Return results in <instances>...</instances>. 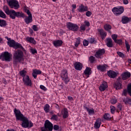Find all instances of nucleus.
<instances>
[{
  "label": "nucleus",
  "instance_id": "nucleus-1",
  "mask_svg": "<svg viewBox=\"0 0 131 131\" xmlns=\"http://www.w3.org/2000/svg\"><path fill=\"white\" fill-rule=\"evenodd\" d=\"M14 114H15L16 120H20V121H22L21 126L24 127V128H27V127H32V126H33V123H32L31 121L29 122L28 118L24 116V115L21 113V111H20V110L15 108Z\"/></svg>",
  "mask_w": 131,
  "mask_h": 131
},
{
  "label": "nucleus",
  "instance_id": "nucleus-2",
  "mask_svg": "<svg viewBox=\"0 0 131 131\" xmlns=\"http://www.w3.org/2000/svg\"><path fill=\"white\" fill-rule=\"evenodd\" d=\"M24 57V53L20 50H17L15 51L13 54V64H17L18 62H21L23 60Z\"/></svg>",
  "mask_w": 131,
  "mask_h": 131
},
{
  "label": "nucleus",
  "instance_id": "nucleus-3",
  "mask_svg": "<svg viewBox=\"0 0 131 131\" xmlns=\"http://www.w3.org/2000/svg\"><path fill=\"white\" fill-rule=\"evenodd\" d=\"M7 43L10 48H13V49H20V50H22L24 52H25V49L23 48V46L22 45L18 42H16L14 40H11L10 41H8Z\"/></svg>",
  "mask_w": 131,
  "mask_h": 131
},
{
  "label": "nucleus",
  "instance_id": "nucleus-4",
  "mask_svg": "<svg viewBox=\"0 0 131 131\" xmlns=\"http://www.w3.org/2000/svg\"><path fill=\"white\" fill-rule=\"evenodd\" d=\"M7 2L11 9H15V10H17V9L20 8L19 2H18L17 0H7Z\"/></svg>",
  "mask_w": 131,
  "mask_h": 131
},
{
  "label": "nucleus",
  "instance_id": "nucleus-5",
  "mask_svg": "<svg viewBox=\"0 0 131 131\" xmlns=\"http://www.w3.org/2000/svg\"><path fill=\"white\" fill-rule=\"evenodd\" d=\"M11 57H12V54H10L8 52H5L0 55V59L2 60V61L10 62V61H11Z\"/></svg>",
  "mask_w": 131,
  "mask_h": 131
},
{
  "label": "nucleus",
  "instance_id": "nucleus-6",
  "mask_svg": "<svg viewBox=\"0 0 131 131\" xmlns=\"http://www.w3.org/2000/svg\"><path fill=\"white\" fill-rule=\"evenodd\" d=\"M60 75L62 80L64 82V83H66V84H67L68 82H69V81H70L69 78H68V72L67 71V70H62Z\"/></svg>",
  "mask_w": 131,
  "mask_h": 131
},
{
  "label": "nucleus",
  "instance_id": "nucleus-7",
  "mask_svg": "<svg viewBox=\"0 0 131 131\" xmlns=\"http://www.w3.org/2000/svg\"><path fill=\"white\" fill-rule=\"evenodd\" d=\"M67 27L68 29L72 30V31H78L79 28L77 25L72 23H67Z\"/></svg>",
  "mask_w": 131,
  "mask_h": 131
},
{
  "label": "nucleus",
  "instance_id": "nucleus-8",
  "mask_svg": "<svg viewBox=\"0 0 131 131\" xmlns=\"http://www.w3.org/2000/svg\"><path fill=\"white\" fill-rule=\"evenodd\" d=\"M112 12L115 15H121L124 12V8L122 6H120L119 8L114 7L112 9Z\"/></svg>",
  "mask_w": 131,
  "mask_h": 131
},
{
  "label": "nucleus",
  "instance_id": "nucleus-9",
  "mask_svg": "<svg viewBox=\"0 0 131 131\" xmlns=\"http://www.w3.org/2000/svg\"><path fill=\"white\" fill-rule=\"evenodd\" d=\"M23 82L25 85H27V86H31L32 85V82L30 78H29V76H26L23 78Z\"/></svg>",
  "mask_w": 131,
  "mask_h": 131
},
{
  "label": "nucleus",
  "instance_id": "nucleus-10",
  "mask_svg": "<svg viewBox=\"0 0 131 131\" xmlns=\"http://www.w3.org/2000/svg\"><path fill=\"white\" fill-rule=\"evenodd\" d=\"M27 14L29 16L25 19V21L26 24H29V23L32 22V14H31V13L29 10L27 11Z\"/></svg>",
  "mask_w": 131,
  "mask_h": 131
},
{
  "label": "nucleus",
  "instance_id": "nucleus-11",
  "mask_svg": "<svg viewBox=\"0 0 131 131\" xmlns=\"http://www.w3.org/2000/svg\"><path fill=\"white\" fill-rule=\"evenodd\" d=\"M45 128L49 129L50 131L53 130V124L49 121V120H47L45 123Z\"/></svg>",
  "mask_w": 131,
  "mask_h": 131
},
{
  "label": "nucleus",
  "instance_id": "nucleus-12",
  "mask_svg": "<svg viewBox=\"0 0 131 131\" xmlns=\"http://www.w3.org/2000/svg\"><path fill=\"white\" fill-rule=\"evenodd\" d=\"M120 80H121V78L119 77L117 79V81L115 83L114 88L116 89V90H121V89H122V84H121Z\"/></svg>",
  "mask_w": 131,
  "mask_h": 131
},
{
  "label": "nucleus",
  "instance_id": "nucleus-13",
  "mask_svg": "<svg viewBox=\"0 0 131 131\" xmlns=\"http://www.w3.org/2000/svg\"><path fill=\"white\" fill-rule=\"evenodd\" d=\"M105 54V49H99L97 50L95 56L96 58H101V56Z\"/></svg>",
  "mask_w": 131,
  "mask_h": 131
},
{
  "label": "nucleus",
  "instance_id": "nucleus-14",
  "mask_svg": "<svg viewBox=\"0 0 131 131\" xmlns=\"http://www.w3.org/2000/svg\"><path fill=\"white\" fill-rule=\"evenodd\" d=\"M97 68L98 70H99L101 72H104V71H106V69H107V65H106V64H103V65L99 64L98 66H97Z\"/></svg>",
  "mask_w": 131,
  "mask_h": 131
},
{
  "label": "nucleus",
  "instance_id": "nucleus-15",
  "mask_svg": "<svg viewBox=\"0 0 131 131\" xmlns=\"http://www.w3.org/2000/svg\"><path fill=\"white\" fill-rule=\"evenodd\" d=\"M108 88V85H107V82L104 81L102 82V84L99 86V90L101 92H104L106 89Z\"/></svg>",
  "mask_w": 131,
  "mask_h": 131
},
{
  "label": "nucleus",
  "instance_id": "nucleus-16",
  "mask_svg": "<svg viewBox=\"0 0 131 131\" xmlns=\"http://www.w3.org/2000/svg\"><path fill=\"white\" fill-rule=\"evenodd\" d=\"M101 124H102V120L100 118H98L94 124L95 128H100Z\"/></svg>",
  "mask_w": 131,
  "mask_h": 131
},
{
  "label": "nucleus",
  "instance_id": "nucleus-17",
  "mask_svg": "<svg viewBox=\"0 0 131 131\" xmlns=\"http://www.w3.org/2000/svg\"><path fill=\"white\" fill-rule=\"evenodd\" d=\"M26 40L28 42H30V43H32L33 45H36V41H35L34 38L33 37H26Z\"/></svg>",
  "mask_w": 131,
  "mask_h": 131
},
{
  "label": "nucleus",
  "instance_id": "nucleus-18",
  "mask_svg": "<svg viewBox=\"0 0 131 131\" xmlns=\"http://www.w3.org/2000/svg\"><path fill=\"white\" fill-rule=\"evenodd\" d=\"M7 15H9L11 19H16V11L14 10H10V12Z\"/></svg>",
  "mask_w": 131,
  "mask_h": 131
},
{
  "label": "nucleus",
  "instance_id": "nucleus-19",
  "mask_svg": "<svg viewBox=\"0 0 131 131\" xmlns=\"http://www.w3.org/2000/svg\"><path fill=\"white\" fill-rule=\"evenodd\" d=\"M74 67L76 70H81L82 69V64L79 62H76L74 64Z\"/></svg>",
  "mask_w": 131,
  "mask_h": 131
},
{
  "label": "nucleus",
  "instance_id": "nucleus-20",
  "mask_svg": "<svg viewBox=\"0 0 131 131\" xmlns=\"http://www.w3.org/2000/svg\"><path fill=\"white\" fill-rule=\"evenodd\" d=\"M130 77V73L129 72H125L122 74V78L123 80H125L128 78Z\"/></svg>",
  "mask_w": 131,
  "mask_h": 131
},
{
  "label": "nucleus",
  "instance_id": "nucleus-21",
  "mask_svg": "<svg viewBox=\"0 0 131 131\" xmlns=\"http://www.w3.org/2000/svg\"><path fill=\"white\" fill-rule=\"evenodd\" d=\"M113 41L111 38H108L106 39V46L108 48H113Z\"/></svg>",
  "mask_w": 131,
  "mask_h": 131
},
{
  "label": "nucleus",
  "instance_id": "nucleus-22",
  "mask_svg": "<svg viewBox=\"0 0 131 131\" xmlns=\"http://www.w3.org/2000/svg\"><path fill=\"white\" fill-rule=\"evenodd\" d=\"M107 75L108 76H109L110 77H111L112 78H115L117 74H116V72L113 71H109L107 72Z\"/></svg>",
  "mask_w": 131,
  "mask_h": 131
},
{
  "label": "nucleus",
  "instance_id": "nucleus-23",
  "mask_svg": "<svg viewBox=\"0 0 131 131\" xmlns=\"http://www.w3.org/2000/svg\"><path fill=\"white\" fill-rule=\"evenodd\" d=\"M63 43L62 40H56L53 41L54 47H61Z\"/></svg>",
  "mask_w": 131,
  "mask_h": 131
},
{
  "label": "nucleus",
  "instance_id": "nucleus-24",
  "mask_svg": "<svg viewBox=\"0 0 131 131\" xmlns=\"http://www.w3.org/2000/svg\"><path fill=\"white\" fill-rule=\"evenodd\" d=\"M79 12H86L88 11V7L83 6V5L81 4L79 7L78 9Z\"/></svg>",
  "mask_w": 131,
  "mask_h": 131
},
{
  "label": "nucleus",
  "instance_id": "nucleus-25",
  "mask_svg": "<svg viewBox=\"0 0 131 131\" xmlns=\"http://www.w3.org/2000/svg\"><path fill=\"white\" fill-rule=\"evenodd\" d=\"M98 31L99 32L100 35H101L102 39H105V37L107 36V33L104 32V30L102 29H98Z\"/></svg>",
  "mask_w": 131,
  "mask_h": 131
},
{
  "label": "nucleus",
  "instance_id": "nucleus-26",
  "mask_svg": "<svg viewBox=\"0 0 131 131\" xmlns=\"http://www.w3.org/2000/svg\"><path fill=\"white\" fill-rule=\"evenodd\" d=\"M85 109H86V112H88L90 115H94L95 114V110L94 108H90L87 106H84Z\"/></svg>",
  "mask_w": 131,
  "mask_h": 131
},
{
  "label": "nucleus",
  "instance_id": "nucleus-27",
  "mask_svg": "<svg viewBox=\"0 0 131 131\" xmlns=\"http://www.w3.org/2000/svg\"><path fill=\"white\" fill-rule=\"evenodd\" d=\"M123 102H124V104L126 105H131V98L124 97L123 98Z\"/></svg>",
  "mask_w": 131,
  "mask_h": 131
},
{
  "label": "nucleus",
  "instance_id": "nucleus-28",
  "mask_svg": "<svg viewBox=\"0 0 131 131\" xmlns=\"http://www.w3.org/2000/svg\"><path fill=\"white\" fill-rule=\"evenodd\" d=\"M131 20L130 18H128L126 16H123L122 17V23L123 24H126V23H128Z\"/></svg>",
  "mask_w": 131,
  "mask_h": 131
},
{
  "label": "nucleus",
  "instance_id": "nucleus-29",
  "mask_svg": "<svg viewBox=\"0 0 131 131\" xmlns=\"http://www.w3.org/2000/svg\"><path fill=\"white\" fill-rule=\"evenodd\" d=\"M84 73L85 75H88V77H89V75H91V74H92L91 68L86 67L85 71H84Z\"/></svg>",
  "mask_w": 131,
  "mask_h": 131
},
{
  "label": "nucleus",
  "instance_id": "nucleus-30",
  "mask_svg": "<svg viewBox=\"0 0 131 131\" xmlns=\"http://www.w3.org/2000/svg\"><path fill=\"white\" fill-rule=\"evenodd\" d=\"M15 17H17V18H19V17L24 18V17H25V15H24V13L22 12H15Z\"/></svg>",
  "mask_w": 131,
  "mask_h": 131
},
{
  "label": "nucleus",
  "instance_id": "nucleus-31",
  "mask_svg": "<svg viewBox=\"0 0 131 131\" xmlns=\"http://www.w3.org/2000/svg\"><path fill=\"white\" fill-rule=\"evenodd\" d=\"M112 27L109 24H106L104 26V29L105 30H106L107 31H108L110 33H111V31H110L111 29H112Z\"/></svg>",
  "mask_w": 131,
  "mask_h": 131
},
{
  "label": "nucleus",
  "instance_id": "nucleus-32",
  "mask_svg": "<svg viewBox=\"0 0 131 131\" xmlns=\"http://www.w3.org/2000/svg\"><path fill=\"white\" fill-rule=\"evenodd\" d=\"M43 109L46 113H49L50 112V105L48 104H46L44 106Z\"/></svg>",
  "mask_w": 131,
  "mask_h": 131
},
{
  "label": "nucleus",
  "instance_id": "nucleus-33",
  "mask_svg": "<svg viewBox=\"0 0 131 131\" xmlns=\"http://www.w3.org/2000/svg\"><path fill=\"white\" fill-rule=\"evenodd\" d=\"M3 11H4V12H5L6 14H7V15H8L9 14V13L11 11V10H10V9H9V7L7 6H4L3 7Z\"/></svg>",
  "mask_w": 131,
  "mask_h": 131
},
{
  "label": "nucleus",
  "instance_id": "nucleus-34",
  "mask_svg": "<svg viewBox=\"0 0 131 131\" xmlns=\"http://www.w3.org/2000/svg\"><path fill=\"white\" fill-rule=\"evenodd\" d=\"M0 26L1 27H5L7 26V21L5 20L0 19Z\"/></svg>",
  "mask_w": 131,
  "mask_h": 131
},
{
  "label": "nucleus",
  "instance_id": "nucleus-35",
  "mask_svg": "<svg viewBox=\"0 0 131 131\" xmlns=\"http://www.w3.org/2000/svg\"><path fill=\"white\" fill-rule=\"evenodd\" d=\"M63 117V118H67L68 117V111L67 108H64Z\"/></svg>",
  "mask_w": 131,
  "mask_h": 131
},
{
  "label": "nucleus",
  "instance_id": "nucleus-36",
  "mask_svg": "<svg viewBox=\"0 0 131 131\" xmlns=\"http://www.w3.org/2000/svg\"><path fill=\"white\" fill-rule=\"evenodd\" d=\"M104 119H106V120H111V117H110V114H105L104 115Z\"/></svg>",
  "mask_w": 131,
  "mask_h": 131
},
{
  "label": "nucleus",
  "instance_id": "nucleus-37",
  "mask_svg": "<svg viewBox=\"0 0 131 131\" xmlns=\"http://www.w3.org/2000/svg\"><path fill=\"white\" fill-rule=\"evenodd\" d=\"M0 17L1 18H3L4 19L7 17V15H6V14H5V13L2 11V10H0Z\"/></svg>",
  "mask_w": 131,
  "mask_h": 131
},
{
  "label": "nucleus",
  "instance_id": "nucleus-38",
  "mask_svg": "<svg viewBox=\"0 0 131 131\" xmlns=\"http://www.w3.org/2000/svg\"><path fill=\"white\" fill-rule=\"evenodd\" d=\"M26 73H27V72L25 70H23V71H21L20 72H19V74L21 76H22V77H23V78H24V77H25V76H26Z\"/></svg>",
  "mask_w": 131,
  "mask_h": 131
},
{
  "label": "nucleus",
  "instance_id": "nucleus-39",
  "mask_svg": "<svg viewBox=\"0 0 131 131\" xmlns=\"http://www.w3.org/2000/svg\"><path fill=\"white\" fill-rule=\"evenodd\" d=\"M125 43L127 49V52H129V50H130V46L126 40H125Z\"/></svg>",
  "mask_w": 131,
  "mask_h": 131
},
{
  "label": "nucleus",
  "instance_id": "nucleus-40",
  "mask_svg": "<svg viewBox=\"0 0 131 131\" xmlns=\"http://www.w3.org/2000/svg\"><path fill=\"white\" fill-rule=\"evenodd\" d=\"M127 93H128L129 96H130V97H131V83L128 84Z\"/></svg>",
  "mask_w": 131,
  "mask_h": 131
},
{
  "label": "nucleus",
  "instance_id": "nucleus-41",
  "mask_svg": "<svg viewBox=\"0 0 131 131\" xmlns=\"http://www.w3.org/2000/svg\"><path fill=\"white\" fill-rule=\"evenodd\" d=\"M80 43V38H78L76 40L75 46L76 48L79 46V44Z\"/></svg>",
  "mask_w": 131,
  "mask_h": 131
},
{
  "label": "nucleus",
  "instance_id": "nucleus-42",
  "mask_svg": "<svg viewBox=\"0 0 131 131\" xmlns=\"http://www.w3.org/2000/svg\"><path fill=\"white\" fill-rule=\"evenodd\" d=\"M117 37H118V35H117V34H114L112 35V38L114 41L117 40Z\"/></svg>",
  "mask_w": 131,
  "mask_h": 131
},
{
  "label": "nucleus",
  "instance_id": "nucleus-43",
  "mask_svg": "<svg viewBox=\"0 0 131 131\" xmlns=\"http://www.w3.org/2000/svg\"><path fill=\"white\" fill-rule=\"evenodd\" d=\"M115 42L116 43H118V45H119V46H121L122 45V39H117V40H116Z\"/></svg>",
  "mask_w": 131,
  "mask_h": 131
},
{
  "label": "nucleus",
  "instance_id": "nucleus-44",
  "mask_svg": "<svg viewBox=\"0 0 131 131\" xmlns=\"http://www.w3.org/2000/svg\"><path fill=\"white\" fill-rule=\"evenodd\" d=\"M117 54L118 55V56H119V57H121V58H125V55H124V54L123 53H122L121 52H117Z\"/></svg>",
  "mask_w": 131,
  "mask_h": 131
},
{
  "label": "nucleus",
  "instance_id": "nucleus-45",
  "mask_svg": "<svg viewBox=\"0 0 131 131\" xmlns=\"http://www.w3.org/2000/svg\"><path fill=\"white\" fill-rule=\"evenodd\" d=\"M51 119L52 120H58V116H57V115H53Z\"/></svg>",
  "mask_w": 131,
  "mask_h": 131
},
{
  "label": "nucleus",
  "instance_id": "nucleus-46",
  "mask_svg": "<svg viewBox=\"0 0 131 131\" xmlns=\"http://www.w3.org/2000/svg\"><path fill=\"white\" fill-rule=\"evenodd\" d=\"M85 26L84 25H81L80 29V31H85Z\"/></svg>",
  "mask_w": 131,
  "mask_h": 131
},
{
  "label": "nucleus",
  "instance_id": "nucleus-47",
  "mask_svg": "<svg viewBox=\"0 0 131 131\" xmlns=\"http://www.w3.org/2000/svg\"><path fill=\"white\" fill-rule=\"evenodd\" d=\"M84 24L86 27H90V25H91V24H90V21L88 20H85L84 21Z\"/></svg>",
  "mask_w": 131,
  "mask_h": 131
},
{
  "label": "nucleus",
  "instance_id": "nucleus-48",
  "mask_svg": "<svg viewBox=\"0 0 131 131\" xmlns=\"http://www.w3.org/2000/svg\"><path fill=\"white\" fill-rule=\"evenodd\" d=\"M89 61H90V63H93L95 61V57L93 56H90L89 58Z\"/></svg>",
  "mask_w": 131,
  "mask_h": 131
},
{
  "label": "nucleus",
  "instance_id": "nucleus-49",
  "mask_svg": "<svg viewBox=\"0 0 131 131\" xmlns=\"http://www.w3.org/2000/svg\"><path fill=\"white\" fill-rule=\"evenodd\" d=\"M33 72L36 74H41V72L39 70H36L35 69L33 70Z\"/></svg>",
  "mask_w": 131,
  "mask_h": 131
},
{
  "label": "nucleus",
  "instance_id": "nucleus-50",
  "mask_svg": "<svg viewBox=\"0 0 131 131\" xmlns=\"http://www.w3.org/2000/svg\"><path fill=\"white\" fill-rule=\"evenodd\" d=\"M111 112L112 114H114L115 113V107L113 106H111Z\"/></svg>",
  "mask_w": 131,
  "mask_h": 131
},
{
  "label": "nucleus",
  "instance_id": "nucleus-51",
  "mask_svg": "<svg viewBox=\"0 0 131 131\" xmlns=\"http://www.w3.org/2000/svg\"><path fill=\"white\" fill-rule=\"evenodd\" d=\"M83 45L84 47H88V46H89V41L86 40H84V41H83Z\"/></svg>",
  "mask_w": 131,
  "mask_h": 131
},
{
  "label": "nucleus",
  "instance_id": "nucleus-52",
  "mask_svg": "<svg viewBox=\"0 0 131 131\" xmlns=\"http://www.w3.org/2000/svg\"><path fill=\"white\" fill-rule=\"evenodd\" d=\"M53 129H54V130H58V129H60V127L58 125H54Z\"/></svg>",
  "mask_w": 131,
  "mask_h": 131
},
{
  "label": "nucleus",
  "instance_id": "nucleus-53",
  "mask_svg": "<svg viewBox=\"0 0 131 131\" xmlns=\"http://www.w3.org/2000/svg\"><path fill=\"white\" fill-rule=\"evenodd\" d=\"M32 29L34 30V31H38V28H37V26H36V25H33L32 26Z\"/></svg>",
  "mask_w": 131,
  "mask_h": 131
},
{
  "label": "nucleus",
  "instance_id": "nucleus-54",
  "mask_svg": "<svg viewBox=\"0 0 131 131\" xmlns=\"http://www.w3.org/2000/svg\"><path fill=\"white\" fill-rule=\"evenodd\" d=\"M117 102V100L115 99H112L111 100V103H112V104H116Z\"/></svg>",
  "mask_w": 131,
  "mask_h": 131
},
{
  "label": "nucleus",
  "instance_id": "nucleus-55",
  "mask_svg": "<svg viewBox=\"0 0 131 131\" xmlns=\"http://www.w3.org/2000/svg\"><path fill=\"white\" fill-rule=\"evenodd\" d=\"M86 16H87V17H91V16H92V12L90 11H88L86 12Z\"/></svg>",
  "mask_w": 131,
  "mask_h": 131
},
{
  "label": "nucleus",
  "instance_id": "nucleus-56",
  "mask_svg": "<svg viewBox=\"0 0 131 131\" xmlns=\"http://www.w3.org/2000/svg\"><path fill=\"white\" fill-rule=\"evenodd\" d=\"M127 95V90L125 89L123 91L122 95L126 96Z\"/></svg>",
  "mask_w": 131,
  "mask_h": 131
},
{
  "label": "nucleus",
  "instance_id": "nucleus-57",
  "mask_svg": "<svg viewBox=\"0 0 131 131\" xmlns=\"http://www.w3.org/2000/svg\"><path fill=\"white\" fill-rule=\"evenodd\" d=\"M40 88L41 89V90H42L43 91H47V88H46V86L42 85H40Z\"/></svg>",
  "mask_w": 131,
  "mask_h": 131
},
{
  "label": "nucleus",
  "instance_id": "nucleus-58",
  "mask_svg": "<svg viewBox=\"0 0 131 131\" xmlns=\"http://www.w3.org/2000/svg\"><path fill=\"white\" fill-rule=\"evenodd\" d=\"M31 52L32 54H36V53H37V51L35 49H31Z\"/></svg>",
  "mask_w": 131,
  "mask_h": 131
},
{
  "label": "nucleus",
  "instance_id": "nucleus-59",
  "mask_svg": "<svg viewBox=\"0 0 131 131\" xmlns=\"http://www.w3.org/2000/svg\"><path fill=\"white\" fill-rule=\"evenodd\" d=\"M117 107H118V109L119 110H120V111L122 110V105L119 104L117 106Z\"/></svg>",
  "mask_w": 131,
  "mask_h": 131
},
{
  "label": "nucleus",
  "instance_id": "nucleus-60",
  "mask_svg": "<svg viewBox=\"0 0 131 131\" xmlns=\"http://www.w3.org/2000/svg\"><path fill=\"white\" fill-rule=\"evenodd\" d=\"M32 76H33L34 78H36V77H37V74H36L35 72H33L32 73Z\"/></svg>",
  "mask_w": 131,
  "mask_h": 131
},
{
  "label": "nucleus",
  "instance_id": "nucleus-61",
  "mask_svg": "<svg viewBox=\"0 0 131 131\" xmlns=\"http://www.w3.org/2000/svg\"><path fill=\"white\" fill-rule=\"evenodd\" d=\"M89 42H90V43H94V42H95V39L94 38H91Z\"/></svg>",
  "mask_w": 131,
  "mask_h": 131
},
{
  "label": "nucleus",
  "instance_id": "nucleus-62",
  "mask_svg": "<svg viewBox=\"0 0 131 131\" xmlns=\"http://www.w3.org/2000/svg\"><path fill=\"white\" fill-rule=\"evenodd\" d=\"M124 5H127L128 4V0H123Z\"/></svg>",
  "mask_w": 131,
  "mask_h": 131
},
{
  "label": "nucleus",
  "instance_id": "nucleus-63",
  "mask_svg": "<svg viewBox=\"0 0 131 131\" xmlns=\"http://www.w3.org/2000/svg\"><path fill=\"white\" fill-rule=\"evenodd\" d=\"M68 100H69V101H72L73 100V98H72V97L71 96H68Z\"/></svg>",
  "mask_w": 131,
  "mask_h": 131
},
{
  "label": "nucleus",
  "instance_id": "nucleus-64",
  "mask_svg": "<svg viewBox=\"0 0 131 131\" xmlns=\"http://www.w3.org/2000/svg\"><path fill=\"white\" fill-rule=\"evenodd\" d=\"M3 83H5V84H7V80H6V79H3Z\"/></svg>",
  "mask_w": 131,
  "mask_h": 131
}]
</instances>
